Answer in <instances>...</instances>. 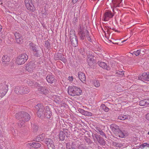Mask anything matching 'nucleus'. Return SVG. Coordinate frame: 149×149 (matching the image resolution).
<instances>
[{
  "label": "nucleus",
  "mask_w": 149,
  "mask_h": 149,
  "mask_svg": "<svg viewBox=\"0 0 149 149\" xmlns=\"http://www.w3.org/2000/svg\"><path fill=\"white\" fill-rule=\"evenodd\" d=\"M97 63L99 66L104 69L107 70H109V68L108 67V65L104 62H102L100 61H99Z\"/></svg>",
  "instance_id": "412c9836"
},
{
  "label": "nucleus",
  "mask_w": 149,
  "mask_h": 149,
  "mask_svg": "<svg viewBox=\"0 0 149 149\" xmlns=\"http://www.w3.org/2000/svg\"><path fill=\"white\" fill-rule=\"evenodd\" d=\"M36 52V53L34 54L35 56L36 57H40V55L38 52V51H37V52Z\"/></svg>",
  "instance_id": "5fc2aeb1"
},
{
  "label": "nucleus",
  "mask_w": 149,
  "mask_h": 149,
  "mask_svg": "<svg viewBox=\"0 0 149 149\" xmlns=\"http://www.w3.org/2000/svg\"><path fill=\"white\" fill-rule=\"evenodd\" d=\"M65 131H64L65 132H64L65 136V135L67 137H68L69 136V135H70V134H68V130L67 129H65Z\"/></svg>",
  "instance_id": "49530a36"
},
{
  "label": "nucleus",
  "mask_w": 149,
  "mask_h": 149,
  "mask_svg": "<svg viewBox=\"0 0 149 149\" xmlns=\"http://www.w3.org/2000/svg\"><path fill=\"white\" fill-rule=\"evenodd\" d=\"M60 56H57H57L56 58H55L56 59V60L59 59L60 58Z\"/></svg>",
  "instance_id": "052dcab7"
},
{
  "label": "nucleus",
  "mask_w": 149,
  "mask_h": 149,
  "mask_svg": "<svg viewBox=\"0 0 149 149\" xmlns=\"http://www.w3.org/2000/svg\"><path fill=\"white\" fill-rule=\"evenodd\" d=\"M79 32L78 33L79 37L81 39L84 40L85 37V31H84L82 28L81 26H79Z\"/></svg>",
  "instance_id": "4468645a"
},
{
  "label": "nucleus",
  "mask_w": 149,
  "mask_h": 149,
  "mask_svg": "<svg viewBox=\"0 0 149 149\" xmlns=\"http://www.w3.org/2000/svg\"><path fill=\"white\" fill-rule=\"evenodd\" d=\"M45 111H46V112L51 111L50 110V108H49V106H47L45 107Z\"/></svg>",
  "instance_id": "de8ad7c7"
},
{
  "label": "nucleus",
  "mask_w": 149,
  "mask_h": 149,
  "mask_svg": "<svg viewBox=\"0 0 149 149\" xmlns=\"http://www.w3.org/2000/svg\"><path fill=\"white\" fill-rule=\"evenodd\" d=\"M2 63L5 64H7L10 61V58L8 56L5 55L2 57Z\"/></svg>",
  "instance_id": "5701e85b"
},
{
  "label": "nucleus",
  "mask_w": 149,
  "mask_h": 149,
  "mask_svg": "<svg viewBox=\"0 0 149 149\" xmlns=\"http://www.w3.org/2000/svg\"><path fill=\"white\" fill-rule=\"evenodd\" d=\"M113 144L114 146H115L120 148L122 146V145L120 143H116V142H113Z\"/></svg>",
  "instance_id": "ea45409f"
},
{
  "label": "nucleus",
  "mask_w": 149,
  "mask_h": 149,
  "mask_svg": "<svg viewBox=\"0 0 149 149\" xmlns=\"http://www.w3.org/2000/svg\"><path fill=\"white\" fill-rule=\"evenodd\" d=\"M70 38L72 45L74 47H76L78 44L77 39L76 36H73V37H71Z\"/></svg>",
  "instance_id": "f3484780"
},
{
  "label": "nucleus",
  "mask_w": 149,
  "mask_h": 149,
  "mask_svg": "<svg viewBox=\"0 0 149 149\" xmlns=\"http://www.w3.org/2000/svg\"><path fill=\"white\" fill-rule=\"evenodd\" d=\"M141 146L142 147L144 148L146 146L149 147V144H148L146 143H145L141 145Z\"/></svg>",
  "instance_id": "09e8293b"
},
{
  "label": "nucleus",
  "mask_w": 149,
  "mask_h": 149,
  "mask_svg": "<svg viewBox=\"0 0 149 149\" xmlns=\"http://www.w3.org/2000/svg\"><path fill=\"white\" fill-rule=\"evenodd\" d=\"M96 131L97 132H99L100 134L102 135L103 136H104L105 138H107L105 134L99 128H96Z\"/></svg>",
  "instance_id": "bb28decb"
},
{
  "label": "nucleus",
  "mask_w": 149,
  "mask_h": 149,
  "mask_svg": "<svg viewBox=\"0 0 149 149\" xmlns=\"http://www.w3.org/2000/svg\"><path fill=\"white\" fill-rule=\"evenodd\" d=\"M4 135V132L0 130V137H3Z\"/></svg>",
  "instance_id": "8fccbe9b"
},
{
  "label": "nucleus",
  "mask_w": 149,
  "mask_h": 149,
  "mask_svg": "<svg viewBox=\"0 0 149 149\" xmlns=\"http://www.w3.org/2000/svg\"><path fill=\"white\" fill-rule=\"evenodd\" d=\"M24 93H27L30 91V89L26 86L23 87Z\"/></svg>",
  "instance_id": "f704fd0d"
},
{
  "label": "nucleus",
  "mask_w": 149,
  "mask_h": 149,
  "mask_svg": "<svg viewBox=\"0 0 149 149\" xmlns=\"http://www.w3.org/2000/svg\"><path fill=\"white\" fill-rule=\"evenodd\" d=\"M51 115V111H45L44 117H45L47 118H50Z\"/></svg>",
  "instance_id": "c756f323"
},
{
  "label": "nucleus",
  "mask_w": 149,
  "mask_h": 149,
  "mask_svg": "<svg viewBox=\"0 0 149 149\" xmlns=\"http://www.w3.org/2000/svg\"><path fill=\"white\" fill-rule=\"evenodd\" d=\"M60 102H61V100H57V101L56 102H57L58 103H59Z\"/></svg>",
  "instance_id": "69168bd1"
},
{
  "label": "nucleus",
  "mask_w": 149,
  "mask_h": 149,
  "mask_svg": "<svg viewBox=\"0 0 149 149\" xmlns=\"http://www.w3.org/2000/svg\"><path fill=\"white\" fill-rule=\"evenodd\" d=\"M139 104L141 106H146L145 100L140 101L139 102Z\"/></svg>",
  "instance_id": "4c0bfd02"
},
{
  "label": "nucleus",
  "mask_w": 149,
  "mask_h": 149,
  "mask_svg": "<svg viewBox=\"0 0 149 149\" xmlns=\"http://www.w3.org/2000/svg\"><path fill=\"white\" fill-rule=\"evenodd\" d=\"M66 147L67 149H71V146L70 143H68L66 144Z\"/></svg>",
  "instance_id": "37998d69"
},
{
  "label": "nucleus",
  "mask_w": 149,
  "mask_h": 149,
  "mask_svg": "<svg viewBox=\"0 0 149 149\" xmlns=\"http://www.w3.org/2000/svg\"><path fill=\"white\" fill-rule=\"evenodd\" d=\"M93 84L94 86L97 87H98L100 86V84L99 81L96 80H94L93 81Z\"/></svg>",
  "instance_id": "72a5a7b5"
},
{
  "label": "nucleus",
  "mask_w": 149,
  "mask_h": 149,
  "mask_svg": "<svg viewBox=\"0 0 149 149\" xmlns=\"http://www.w3.org/2000/svg\"><path fill=\"white\" fill-rule=\"evenodd\" d=\"M36 67L35 63L31 61L27 65L26 70L28 72H32Z\"/></svg>",
  "instance_id": "6e6552de"
},
{
  "label": "nucleus",
  "mask_w": 149,
  "mask_h": 149,
  "mask_svg": "<svg viewBox=\"0 0 149 149\" xmlns=\"http://www.w3.org/2000/svg\"><path fill=\"white\" fill-rule=\"evenodd\" d=\"M25 3L27 8L31 10H34V7L31 0H25Z\"/></svg>",
  "instance_id": "9d476101"
},
{
  "label": "nucleus",
  "mask_w": 149,
  "mask_h": 149,
  "mask_svg": "<svg viewBox=\"0 0 149 149\" xmlns=\"http://www.w3.org/2000/svg\"><path fill=\"white\" fill-rule=\"evenodd\" d=\"M136 51L133 52L132 53H131V54H132L133 55H135L136 56Z\"/></svg>",
  "instance_id": "bf43d9fd"
},
{
  "label": "nucleus",
  "mask_w": 149,
  "mask_h": 149,
  "mask_svg": "<svg viewBox=\"0 0 149 149\" xmlns=\"http://www.w3.org/2000/svg\"><path fill=\"white\" fill-rule=\"evenodd\" d=\"M25 122L20 119L18 122V126L19 127H21L24 126Z\"/></svg>",
  "instance_id": "c85d7f7f"
},
{
  "label": "nucleus",
  "mask_w": 149,
  "mask_h": 149,
  "mask_svg": "<svg viewBox=\"0 0 149 149\" xmlns=\"http://www.w3.org/2000/svg\"><path fill=\"white\" fill-rule=\"evenodd\" d=\"M146 119L149 121V113H148L146 116Z\"/></svg>",
  "instance_id": "6e6d98bb"
},
{
  "label": "nucleus",
  "mask_w": 149,
  "mask_h": 149,
  "mask_svg": "<svg viewBox=\"0 0 149 149\" xmlns=\"http://www.w3.org/2000/svg\"><path fill=\"white\" fill-rule=\"evenodd\" d=\"M36 129L34 130L35 132L38 129V127L37 126H35Z\"/></svg>",
  "instance_id": "680f3d73"
},
{
  "label": "nucleus",
  "mask_w": 149,
  "mask_h": 149,
  "mask_svg": "<svg viewBox=\"0 0 149 149\" xmlns=\"http://www.w3.org/2000/svg\"><path fill=\"white\" fill-rule=\"evenodd\" d=\"M23 86H17L14 89V91L17 94H22L24 93Z\"/></svg>",
  "instance_id": "2eb2a0df"
},
{
  "label": "nucleus",
  "mask_w": 149,
  "mask_h": 149,
  "mask_svg": "<svg viewBox=\"0 0 149 149\" xmlns=\"http://www.w3.org/2000/svg\"><path fill=\"white\" fill-rule=\"evenodd\" d=\"M28 58V56L26 54H22L17 57L16 63L19 65L24 64Z\"/></svg>",
  "instance_id": "20e7f679"
},
{
  "label": "nucleus",
  "mask_w": 149,
  "mask_h": 149,
  "mask_svg": "<svg viewBox=\"0 0 149 149\" xmlns=\"http://www.w3.org/2000/svg\"><path fill=\"white\" fill-rule=\"evenodd\" d=\"M88 54L87 59L88 64L91 68H93L94 65L95 64L96 57L93 56L91 53Z\"/></svg>",
  "instance_id": "423d86ee"
},
{
  "label": "nucleus",
  "mask_w": 149,
  "mask_h": 149,
  "mask_svg": "<svg viewBox=\"0 0 149 149\" xmlns=\"http://www.w3.org/2000/svg\"><path fill=\"white\" fill-rule=\"evenodd\" d=\"M120 0H112L113 7H120Z\"/></svg>",
  "instance_id": "b1692460"
},
{
  "label": "nucleus",
  "mask_w": 149,
  "mask_h": 149,
  "mask_svg": "<svg viewBox=\"0 0 149 149\" xmlns=\"http://www.w3.org/2000/svg\"><path fill=\"white\" fill-rule=\"evenodd\" d=\"M31 48L32 49L34 52H37V51L36 47L34 46V45L33 44L31 45Z\"/></svg>",
  "instance_id": "c03bdc74"
},
{
  "label": "nucleus",
  "mask_w": 149,
  "mask_h": 149,
  "mask_svg": "<svg viewBox=\"0 0 149 149\" xmlns=\"http://www.w3.org/2000/svg\"><path fill=\"white\" fill-rule=\"evenodd\" d=\"M116 74H117L118 75H120L123 76L124 74V72L123 71H117L116 72Z\"/></svg>",
  "instance_id": "58836bf2"
},
{
  "label": "nucleus",
  "mask_w": 149,
  "mask_h": 149,
  "mask_svg": "<svg viewBox=\"0 0 149 149\" xmlns=\"http://www.w3.org/2000/svg\"><path fill=\"white\" fill-rule=\"evenodd\" d=\"M70 38L76 36L75 34V31L73 30H71L70 32Z\"/></svg>",
  "instance_id": "c9c22d12"
},
{
  "label": "nucleus",
  "mask_w": 149,
  "mask_h": 149,
  "mask_svg": "<svg viewBox=\"0 0 149 149\" xmlns=\"http://www.w3.org/2000/svg\"><path fill=\"white\" fill-rule=\"evenodd\" d=\"M58 55H59V56H61V54H56L55 55V58H56V57L57 56H58Z\"/></svg>",
  "instance_id": "13d9d810"
},
{
  "label": "nucleus",
  "mask_w": 149,
  "mask_h": 149,
  "mask_svg": "<svg viewBox=\"0 0 149 149\" xmlns=\"http://www.w3.org/2000/svg\"><path fill=\"white\" fill-rule=\"evenodd\" d=\"M110 128L114 132L116 138L119 139L124 137L125 136V133L119 129L118 126L112 124L111 125Z\"/></svg>",
  "instance_id": "f257e3e1"
},
{
  "label": "nucleus",
  "mask_w": 149,
  "mask_h": 149,
  "mask_svg": "<svg viewBox=\"0 0 149 149\" xmlns=\"http://www.w3.org/2000/svg\"><path fill=\"white\" fill-rule=\"evenodd\" d=\"M45 135L44 134H42L41 135L38 136L35 139L36 141V142L43 141V140L45 139Z\"/></svg>",
  "instance_id": "4be33fe9"
},
{
  "label": "nucleus",
  "mask_w": 149,
  "mask_h": 149,
  "mask_svg": "<svg viewBox=\"0 0 149 149\" xmlns=\"http://www.w3.org/2000/svg\"><path fill=\"white\" fill-rule=\"evenodd\" d=\"M2 29V26L0 25V31H1Z\"/></svg>",
  "instance_id": "e2e57ef3"
},
{
  "label": "nucleus",
  "mask_w": 149,
  "mask_h": 149,
  "mask_svg": "<svg viewBox=\"0 0 149 149\" xmlns=\"http://www.w3.org/2000/svg\"><path fill=\"white\" fill-rule=\"evenodd\" d=\"M78 76L79 79L83 82H84L86 80V76L85 74L83 72H80L78 73Z\"/></svg>",
  "instance_id": "6ab92c4d"
},
{
  "label": "nucleus",
  "mask_w": 149,
  "mask_h": 149,
  "mask_svg": "<svg viewBox=\"0 0 149 149\" xmlns=\"http://www.w3.org/2000/svg\"><path fill=\"white\" fill-rule=\"evenodd\" d=\"M45 45L47 48H48L50 47V43L48 41H46L45 42Z\"/></svg>",
  "instance_id": "79ce46f5"
},
{
  "label": "nucleus",
  "mask_w": 149,
  "mask_h": 149,
  "mask_svg": "<svg viewBox=\"0 0 149 149\" xmlns=\"http://www.w3.org/2000/svg\"><path fill=\"white\" fill-rule=\"evenodd\" d=\"M8 90V87L6 82L0 84V90L3 91L4 94H6Z\"/></svg>",
  "instance_id": "9b49d317"
},
{
  "label": "nucleus",
  "mask_w": 149,
  "mask_h": 149,
  "mask_svg": "<svg viewBox=\"0 0 149 149\" xmlns=\"http://www.w3.org/2000/svg\"><path fill=\"white\" fill-rule=\"evenodd\" d=\"M73 79V77L72 76H69L68 77V79L70 81H72Z\"/></svg>",
  "instance_id": "864d4df0"
},
{
  "label": "nucleus",
  "mask_w": 149,
  "mask_h": 149,
  "mask_svg": "<svg viewBox=\"0 0 149 149\" xmlns=\"http://www.w3.org/2000/svg\"><path fill=\"white\" fill-rule=\"evenodd\" d=\"M14 35L16 42L18 43H20L22 40V37L20 34L17 32H15Z\"/></svg>",
  "instance_id": "dca6fc26"
},
{
  "label": "nucleus",
  "mask_w": 149,
  "mask_h": 149,
  "mask_svg": "<svg viewBox=\"0 0 149 149\" xmlns=\"http://www.w3.org/2000/svg\"><path fill=\"white\" fill-rule=\"evenodd\" d=\"M136 56H138L139 54H140L141 52V50L139 49L136 51Z\"/></svg>",
  "instance_id": "3c124183"
},
{
  "label": "nucleus",
  "mask_w": 149,
  "mask_h": 149,
  "mask_svg": "<svg viewBox=\"0 0 149 149\" xmlns=\"http://www.w3.org/2000/svg\"><path fill=\"white\" fill-rule=\"evenodd\" d=\"M29 144L30 146L35 148H38L41 146V144L37 142H33L32 143H30Z\"/></svg>",
  "instance_id": "393cba45"
},
{
  "label": "nucleus",
  "mask_w": 149,
  "mask_h": 149,
  "mask_svg": "<svg viewBox=\"0 0 149 149\" xmlns=\"http://www.w3.org/2000/svg\"><path fill=\"white\" fill-rule=\"evenodd\" d=\"M101 106L102 107L103 109L105 111H108L109 110V109L106 107L104 105L102 104Z\"/></svg>",
  "instance_id": "a19ab883"
},
{
  "label": "nucleus",
  "mask_w": 149,
  "mask_h": 149,
  "mask_svg": "<svg viewBox=\"0 0 149 149\" xmlns=\"http://www.w3.org/2000/svg\"><path fill=\"white\" fill-rule=\"evenodd\" d=\"M29 85L31 86L32 87H35L38 86L39 85L38 83L34 81H28Z\"/></svg>",
  "instance_id": "a878e982"
},
{
  "label": "nucleus",
  "mask_w": 149,
  "mask_h": 149,
  "mask_svg": "<svg viewBox=\"0 0 149 149\" xmlns=\"http://www.w3.org/2000/svg\"><path fill=\"white\" fill-rule=\"evenodd\" d=\"M46 79L48 82L50 84H52L56 81L54 76L51 74H48L46 77Z\"/></svg>",
  "instance_id": "f8f14e48"
},
{
  "label": "nucleus",
  "mask_w": 149,
  "mask_h": 149,
  "mask_svg": "<svg viewBox=\"0 0 149 149\" xmlns=\"http://www.w3.org/2000/svg\"><path fill=\"white\" fill-rule=\"evenodd\" d=\"M92 136L93 138V139L95 140V139H96L97 141L98 140L99 138H100V135H98L96 134H92Z\"/></svg>",
  "instance_id": "e433bc0d"
},
{
  "label": "nucleus",
  "mask_w": 149,
  "mask_h": 149,
  "mask_svg": "<svg viewBox=\"0 0 149 149\" xmlns=\"http://www.w3.org/2000/svg\"><path fill=\"white\" fill-rule=\"evenodd\" d=\"M3 3L2 2V1H0V4L2 5V4Z\"/></svg>",
  "instance_id": "774afa93"
},
{
  "label": "nucleus",
  "mask_w": 149,
  "mask_h": 149,
  "mask_svg": "<svg viewBox=\"0 0 149 149\" xmlns=\"http://www.w3.org/2000/svg\"><path fill=\"white\" fill-rule=\"evenodd\" d=\"M113 13L114 14L116 13V11H117L118 9L117 8L118 7H113Z\"/></svg>",
  "instance_id": "a18cd8bd"
},
{
  "label": "nucleus",
  "mask_w": 149,
  "mask_h": 149,
  "mask_svg": "<svg viewBox=\"0 0 149 149\" xmlns=\"http://www.w3.org/2000/svg\"><path fill=\"white\" fill-rule=\"evenodd\" d=\"M35 108L38 110L37 115L39 118H43L44 117V107L41 104H38Z\"/></svg>",
  "instance_id": "39448f33"
},
{
  "label": "nucleus",
  "mask_w": 149,
  "mask_h": 149,
  "mask_svg": "<svg viewBox=\"0 0 149 149\" xmlns=\"http://www.w3.org/2000/svg\"><path fill=\"white\" fill-rule=\"evenodd\" d=\"M38 87V91L41 94H45L47 93L48 91L44 87L40 86V85L39 84Z\"/></svg>",
  "instance_id": "a211bd4d"
},
{
  "label": "nucleus",
  "mask_w": 149,
  "mask_h": 149,
  "mask_svg": "<svg viewBox=\"0 0 149 149\" xmlns=\"http://www.w3.org/2000/svg\"><path fill=\"white\" fill-rule=\"evenodd\" d=\"M145 101H146V106L149 104V99H145Z\"/></svg>",
  "instance_id": "603ef678"
},
{
  "label": "nucleus",
  "mask_w": 149,
  "mask_h": 149,
  "mask_svg": "<svg viewBox=\"0 0 149 149\" xmlns=\"http://www.w3.org/2000/svg\"><path fill=\"white\" fill-rule=\"evenodd\" d=\"M100 144L103 145H104L105 144V141L104 139L101 137H100L97 141Z\"/></svg>",
  "instance_id": "7c9ffc66"
},
{
  "label": "nucleus",
  "mask_w": 149,
  "mask_h": 149,
  "mask_svg": "<svg viewBox=\"0 0 149 149\" xmlns=\"http://www.w3.org/2000/svg\"><path fill=\"white\" fill-rule=\"evenodd\" d=\"M78 0H72V1L73 2H74V3L76 2V1H77Z\"/></svg>",
  "instance_id": "0e129e2a"
},
{
  "label": "nucleus",
  "mask_w": 149,
  "mask_h": 149,
  "mask_svg": "<svg viewBox=\"0 0 149 149\" xmlns=\"http://www.w3.org/2000/svg\"><path fill=\"white\" fill-rule=\"evenodd\" d=\"M78 111L79 112L82 114L86 116H91L92 115V114L91 112L85 111L81 109H79Z\"/></svg>",
  "instance_id": "aec40b11"
},
{
  "label": "nucleus",
  "mask_w": 149,
  "mask_h": 149,
  "mask_svg": "<svg viewBox=\"0 0 149 149\" xmlns=\"http://www.w3.org/2000/svg\"><path fill=\"white\" fill-rule=\"evenodd\" d=\"M107 33H108V34H109V30H108V29H107Z\"/></svg>",
  "instance_id": "338daca9"
},
{
  "label": "nucleus",
  "mask_w": 149,
  "mask_h": 149,
  "mask_svg": "<svg viewBox=\"0 0 149 149\" xmlns=\"http://www.w3.org/2000/svg\"><path fill=\"white\" fill-rule=\"evenodd\" d=\"M17 119H21L25 122L28 121L30 119V116L28 113L21 111L17 113L15 115Z\"/></svg>",
  "instance_id": "7ed1b4c3"
},
{
  "label": "nucleus",
  "mask_w": 149,
  "mask_h": 149,
  "mask_svg": "<svg viewBox=\"0 0 149 149\" xmlns=\"http://www.w3.org/2000/svg\"><path fill=\"white\" fill-rule=\"evenodd\" d=\"M65 136L64 132L63 131H61L59 134V138L61 141H63L65 139Z\"/></svg>",
  "instance_id": "cd10ccee"
},
{
  "label": "nucleus",
  "mask_w": 149,
  "mask_h": 149,
  "mask_svg": "<svg viewBox=\"0 0 149 149\" xmlns=\"http://www.w3.org/2000/svg\"><path fill=\"white\" fill-rule=\"evenodd\" d=\"M139 79L145 81H149V72L144 73L138 77Z\"/></svg>",
  "instance_id": "ddd939ff"
},
{
  "label": "nucleus",
  "mask_w": 149,
  "mask_h": 149,
  "mask_svg": "<svg viewBox=\"0 0 149 149\" xmlns=\"http://www.w3.org/2000/svg\"><path fill=\"white\" fill-rule=\"evenodd\" d=\"M114 14L112 13L110 10H107L105 11L104 16V19L105 21H107L109 18H112L114 16Z\"/></svg>",
  "instance_id": "1a4fd4ad"
},
{
  "label": "nucleus",
  "mask_w": 149,
  "mask_h": 149,
  "mask_svg": "<svg viewBox=\"0 0 149 149\" xmlns=\"http://www.w3.org/2000/svg\"><path fill=\"white\" fill-rule=\"evenodd\" d=\"M45 143L47 145L48 149H55V146L53 141L50 139L46 138Z\"/></svg>",
  "instance_id": "0eeeda50"
},
{
  "label": "nucleus",
  "mask_w": 149,
  "mask_h": 149,
  "mask_svg": "<svg viewBox=\"0 0 149 149\" xmlns=\"http://www.w3.org/2000/svg\"><path fill=\"white\" fill-rule=\"evenodd\" d=\"M68 93L70 95L72 96H79L82 93V91L79 88L76 86H70L68 88Z\"/></svg>",
  "instance_id": "f03ea898"
},
{
  "label": "nucleus",
  "mask_w": 149,
  "mask_h": 149,
  "mask_svg": "<svg viewBox=\"0 0 149 149\" xmlns=\"http://www.w3.org/2000/svg\"><path fill=\"white\" fill-rule=\"evenodd\" d=\"M86 35L88 40L90 42H91V36L89 34V33L88 31L86 30L85 31Z\"/></svg>",
  "instance_id": "473e14b6"
},
{
  "label": "nucleus",
  "mask_w": 149,
  "mask_h": 149,
  "mask_svg": "<svg viewBox=\"0 0 149 149\" xmlns=\"http://www.w3.org/2000/svg\"><path fill=\"white\" fill-rule=\"evenodd\" d=\"M118 118L122 120H124L128 118V116L125 115H121L118 117Z\"/></svg>",
  "instance_id": "2f4dec72"
},
{
  "label": "nucleus",
  "mask_w": 149,
  "mask_h": 149,
  "mask_svg": "<svg viewBox=\"0 0 149 149\" xmlns=\"http://www.w3.org/2000/svg\"><path fill=\"white\" fill-rule=\"evenodd\" d=\"M84 51V48H82L79 50L80 53H83Z\"/></svg>",
  "instance_id": "4d7b16f0"
}]
</instances>
